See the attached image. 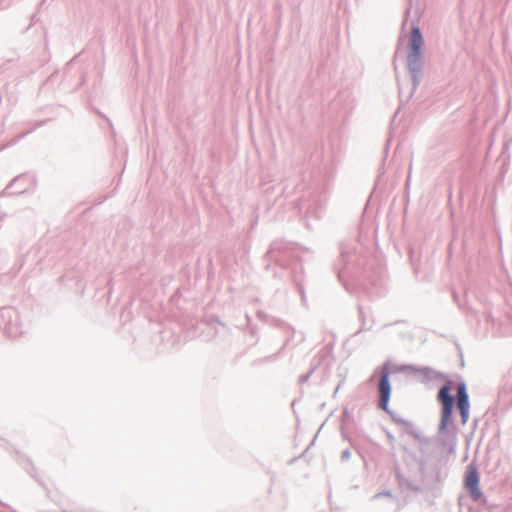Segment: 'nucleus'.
<instances>
[{
  "label": "nucleus",
  "instance_id": "nucleus-1",
  "mask_svg": "<svg viewBox=\"0 0 512 512\" xmlns=\"http://www.w3.org/2000/svg\"><path fill=\"white\" fill-rule=\"evenodd\" d=\"M451 388L449 385L443 386L437 396L438 401L442 405L441 409V421H440V429L446 430L447 426L450 424L452 419L453 405L454 399L450 394Z\"/></svg>",
  "mask_w": 512,
  "mask_h": 512
},
{
  "label": "nucleus",
  "instance_id": "nucleus-2",
  "mask_svg": "<svg viewBox=\"0 0 512 512\" xmlns=\"http://www.w3.org/2000/svg\"><path fill=\"white\" fill-rule=\"evenodd\" d=\"M479 480L480 477L477 467L474 464H470L467 467L464 484L466 490L475 501L479 500L482 496L481 490L479 488Z\"/></svg>",
  "mask_w": 512,
  "mask_h": 512
},
{
  "label": "nucleus",
  "instance_id": "nucleus-3",
  "mask_svg": "<svg viewBox=\"0 0 512 512\" xmlns=\"http://www.w3.org/2000/svg\"><path fill=\"white\" fill-rule=\"evenodd\" d=\"M381 377L379 382V394H380V400H379V407L383 409L384 411H388V404L390 400L391 395V385L389 382V366L384 365L381 368Z\"/></svg>",
  "mask_w": 512,
  "mask_h": 512
},
{
  "label": "nucleus",
  "instance_id": "nucleus-4",
  "mask_svg": "<svg viewBox=\"0 0 512 512\" xmlns=\"http://www.w3.org/2000/svg\"><path fill=\"white\" fill-rule=\"evenodd\" d=\"M457 408L460 411L462 423L465 424L469 418V396L465 384H460L457 388Z\"/></svg>",
  "mask_w": 512,
  "mask_h": 512
},
{
  "label": "nucleus",
  "instance_id": "nucleus-5",
  "mask_svg": "<svg viewBox=\"0 0 512 512\" xmlns=\"http://www.w3.org/2000/svg\"><path fill=\"white\" fill-rule=\"evenodd\" d=\"M423 44V38L421 35V32L419 28L415 27L412 29L411 32V39H410V48H411V54L409 55V61H415L421 51V47Z\"/></svg>",
  "mask_w": 512,
  "mask_h": 512
}]
</instances>
